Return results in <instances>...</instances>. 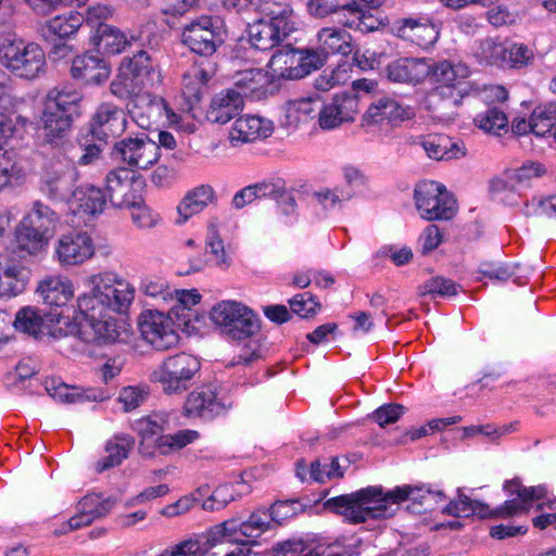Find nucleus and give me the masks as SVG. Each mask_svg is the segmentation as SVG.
<instances>
[{"label":"nucleus","instance_id":"obj_1","mask_svg":"<svg viewBox=\"0 0 556 556\" xmlns=\"http://www.w3.org/2000/svg\"><path fill=\"white\" fill-rule=\"evenodd\" d=\"M444 500L442 491H434L426 485L404 484L387 493H382L381 488L369 486L355 493L329 498L325 507L353 523H358L368 519L391 517L396 510L395 506L405 501L412 502L409 509L420 513L432 509L433 505Z\"/></svg>","mask_w":556,"mask_h":556},{"label":"nucleus","instance_id":"obj_2","mask_svg":"<svg viewBox=\"0 0 556 556\" xmlns=\"http://www.w3.org/2000/svg\"><path fill=\"white\" fill-rule=\"evenodd\" d=\"M88 285L90 291L77 300L79 313L86 319L79 328V337L84 342L101 344L108 340L109 313L125 312L134 300L135 290L121 280L114 281L109 274L89 277Z\"/></svg>","mask_w":556,"mask_h":556},{"label":"nucleus","instance_id":"obj_3","mask_svg":"<svg viewBox=\"0 0 556 556\" xmlns=\"http://www.w3.org/2000/svg\"><path fill=\"white\" fill-rule=\"evenodd\" d=\"M287 507L286 503H275L269 509H256L247 520H225L210 530L207 542L211 545L225 542L242 546L254 544L257 538L270 529L273 522L281 523L287 518V514H280V509Z\"/></svg>","mask_w":556,"mask_h":556},{"label":"nucleus","instance_id":"obj_4","mask_svg":"<svg viewBox=\"0 0 556 556\" xmlns=\"http://www.w3.org/2000/svg\"><path fill=\"white\" fill-rule=\"evenodd\" d=\"M60 215L41 200L31 203L15 231L16 250L24 255L36 256L43 252L54 236Z\"/></svg>","mask_w":556,"mask_h":556},{"label":"nucleus","instance_id":"obj_5","mask_svg":"<svg viewBox=\"0 0 556 556\" xmlns=\"http://www.w3.org/2000/svg\"><path fill=\"white\" fill-rule=\"evenodd\" d=\"M465 74L462 64H452L443 60L435 62L426 58H400L390 62L386 67L387 77L400 84L417 85L425 79L430 81H451Z\"/></svg>","mask_w":556,"mask_h":556},{"label":"nucleus","instance_id":"obj_6","mask_svg":"<svg viewBox=\"0 0 556 556\" xmlns=\"http://www.w3.org/2000/svg\"><path fill=\"white\" fill-rule=\"evenodd\" d=\"M0 63L15 76L31 80L43 72L46 54L39 45L10 34L0 39Z\"/></svg>","mask_w":556,"mask_h":556},{"label":"nucleus","instance_id":"obj_7","mask_svg":"<svg viewBox=\"0 0 556 556\" xmlns=\"http://www.w3.org/2000/svg\"><path fill=\"white\" fill-rule=\"evenodd\" d=\"M83 96L79 91L68 88H53L49 91L42 116L46 138L50 143L71 128L74 117L79 115V103Z\"/></svg>","mask_w":556,"mask_h":556},{"label":"nucleus","instance_id":"obj_8","mask_svg":"<svg viewBox=\"0 0 556 556\" xmlns=\"http://www.w3.org/2000/svg\"><path fill=\"white\" fill-rule=\"evenodd\" d=\"M211 319L222 332L233 340H244L261 330L258 316L248 306L236 301H222L211 311Z\"/></svg>","mask_w":556,"mask_h":556},{"label":"nucleus","instance_id":"obj_9","mask_svg":"<svg viewBox=\"0 0 556 556\" xmlns=\"http://www.w3.org/2000/svg\"><path fill=\"white\" fill-rule=\"evenodd\" d=\"M414 199L420 216L429 222L450 220L457 213L453 194L433 180L419 182L415 188Z\"/></svg>","mask_w":556,"mask_h":556},{"label":"nucleus","instance_id":"obj_10","mask_svg":"<svg viewBox=\"0 0 556 556\" xmlns=\"http://www.w3.org/2000/svg\"><path fill=\"white\" fill-rule=\"evenodd\" d=\"M77 179L78 172L70 160L53 157L42 168L39 190L51 202H67Z\"/></svg>","mask_w":556,"mask_h":556},{"label":"nucleus","instance_id":"obj_11","mask_svg":"<svg viewBox=\"0 0 556 556\" xmlns=\"http://www.w3.org/2000/svg\"><path fill=\"white\" fill-rule=\"evenodd\" d=\"M181 42L195 54L213 55L225 42V29L217 17L202 15L184 26Z\"/></svg>","mask_w":556,"mask_h":556},{"label":"nucleus","instance_id":"obj_12","mask_svg":"<svg viewBox=\"0 0 556 556\" xmlns=\"http://www.w3.org/2000/svg\"><path fill=\"white\" fill-rule=\"evenodd\" d=\"M327 58L319 48L293 49L286 47L277 50L270 59V66L280 76L300 79L324 66Z\"/></svg>","mask_w":556,"mask_h":556},{"label":"nucleus","instance_id":"obj_13","mask_svg":"<svg viewBox=\"0 0 556 556\" xmlns=\"http://www.w3.org/2000/svg\"><path fill=\"white\" fill-rule=\"evenodd\" d=\"M111 154L115 161L131 170H147L161 157L157 143L143 132L116 141Z\"/></svg>","mask_w":556,"mask_h":556},{"label":"nucleus","instance_id":"obj_14","mask_svg":"<svg viewBox=\"0 0 556 556\" xmlns=\"http://www.w3.org/2000/svg\"><path fill=\"white\" fill-rule=\"evenodd\" d=\"M465 74L455 77L451 81H435L440 84L427 98V108L434 119L442 123H450L458 115V108L462 104L466 92L465 79L469 76V70L463 65Z\"/></svg>","mask_w":556,"mask_h":556},{"label":"nucleus","instance_id":"obj_15","mask_svg":"<svg viewBox=\"0 0 556 556\" xmlns=\"http://www.w3.org/2000/svg\"><path fill=\"white\" fill-rule=\"evenodd\" d=\"M290 14L286 9L270 17H263L248 27L250 43L253 48L267 51L283 42L292 30Z\"/></svg>","mask_w":556,"mask_h":556},{"label":"nucleus","instance_id":"obj_16","mask_svg":"<svg viewBox=\"0 0 556 556\" xmlns=\"http://www.w3.org/2000/svg\"><path fill=\"white\" fill-rule=\"evenodd\" d=\"M172 316L159 311H146L140 315L139 329L142 338L155 350L166 351L178 343L179 337L172 325Z\"/></svg>","mask_w":556,"mask_h":556},{"label":"nucleus","instance_id":"obj_17","mask_svg":"<svg viewBox=\"0 0 556 556\" xmlns=\"http://www.w3.org/2000/svg\"><path fill=\"white\" fill-rule=\"evenodd\" d=\"M504 490L510 497L506 500L503 505L494 510L489 509L490 517H511L516 515L526 514L529 511L531 503L534 500L542 498L546 490L542 485L523 486L518 479L506 481Z\"/></svg>","mask_w":556,"mask_h":556},{"label":"nucleus","instance_id":"obj_18","mask_svg":"<svg viewBox=\"0 0 556 556\" xmlns=\"http://www.w3.org/2000/svg\"><path fill=\"white\" fill-rule=\"evenodd\" d=\"M54 253L62 266H77L94 255V244L88 232L71 231L60 236Z\"/></svg>","mask_w":556,"mask_h":556},{"label":"nucleus","instance_id":"obj_19","mask_svg":"<svg viewBox=\"0 0 556 556\" xmlns=\"http://www.w3.org/2000/svg\"><path fill=\"white\" fill-rule=\"evenodd\" d=\"M142 182L130 176L125 167L110 170L105 177V192L115 207H125L140 202Z\"/></svg>","mask_w":556,"mask_h":556},{"label":"nucleus","instance_id":"obj_20","mask_svg":"<svg viewBox=\"0 0 556 556\" xmlns=\"http://www.w3.org/2000/svg\"><path fill=\"white\" fill-rule=\"evenodd\" d=\"M90 126L99 140L119 137L127 127L126 113L114 103L103 102L96 109Z\"/></svg>","mask_w":556,"mask_h":556},{"label":"nucleus","instance_id":"obj_21","mask_svg":"<svg viewBox=\"0 0 556 556\" xmlns=\"http://www.w3.org/2000/svg\"><path fill=\"white\" fill-rule=\"evenodd\" d=\"M358 111V99L355 94H336L328 104H323L318 112L319 127L329 130L345 122H352Z\"/></svg>","mask_w":556,"mask_h":556},{"label":"nucleus","instance_id":"obj_22","mask_svg":"<svg viewBox=\"0 0 556 556\" xmlns=\"http://www.w3.org/2000/svg\"><path fill=\"white\" fill-rule=\"evenodd\" d=\"M201 368L200 361L187 353L167 357L152 374L153 382H181L191 380Z\"/></svg>","mask_w":556,"mask_h":556},{"label":"nucleus","instance_id":"obj_23","mask_svg":"<svg viewBox=\"0 0 556 556\" xmlns=\"http://www.w3.org/2000/svg\"><path fill=\"white\" fill-rule=\"evenodd\" d=\"M231 405V402L218 400L211 384H202L188 395L184 410L187 416L213 418L225 413Z\"/></svg>","mask_w":556,"mask_h":556},{"label":"nucleus","instance_id":"obj_24","mask_svg":"<svg viewBox=\"0 0 556 556\" xmlns=\"http://www.w3.org/2000/svg\"><path fill=\"white\" fill-rule=\"evenodd\" d=\"M274 131L273 122L257 115H245L236 119L229 138L233 146L238 143L263 140L271 136Z\"/></svg>","mask_w":556,"mask_h":556},{"label":"nucleus","instance_id":"obj_25","mask_svg":"<svg viewBox=\"0 0 556 556\" xmlns=\"http://www.w3.org/2000/svg\"><path fill=\"white\" fill-rule=\"evenodd\" d=\"M71 74L73 78L80 79L85 84L100 85L109 79L111 67L100 55L85 53L73 60Z\"/></svg>","mask_w":556,"mask_h":556},{"label":"nucleus","instance_id":"obj_26","mask_svg":"<svg viewBox=\"0 0 556 556\" xmlns=\"http://www.w3.org/2000/svg\"><path fill=\"white\" fill-rule=\"evenodd\" d=\"M215 75V66L208 62L194 63L182 75V94L190 104L199 103Z\"/></svg>","mask_w":556,"mask_h":556},{"label":"nucleus","instance_id":"obj_27","mask_svg":"<svg viewBox=\"0 0 556 556\" xmlns=\"http://www.w3.org/2000/svg\"><path fill=\"white\" fill-rule=\"evenodd\" d=\"M45 391L60 404L103 401L110 397V393L103 391L102 388H84L81 384H45Z\"/></svg>","mask_w":556,"mask_h":556},{"label":"nucleus","instance_id":"obj_28","mask_svg":"<svg viewBox=\"0 0 556 556\" xmlns=\"http://www.w3.org/2000/svg\"><path fill=\"white\" fill-rule=\"evenodd\" d=\"M165 425V418L156 414L141 417L131 424V429L140 438L138 452L142 457L153 458L157 455L153 438L162 435Z\"/></svg>","mask_w":556,"mask_h":556},{"label":"nucleus","instance_id":"obj_29","mask_svg":"<svg viewBox=\"0 0 556 556\" xmlns=\"http://www.w3.org/2000/svg\"><path fill=\"white\" fill-rule=\"evenodd\" d=\"M242 109V94L235 88H228L213 97L206 117L212 123L226 124L239 115Z\"/></svg>","mask_w":556,"mask_h":556},{"label":"nucleus","instance_id":"obj_30","mask_svg":"<svg viewBox=\"0 0 556 556\" xmlns=\"http://www.w3.org/2000/svg\"><path fill=\"white\" fill-rule=\"evenodd\" d=\"M395 29L399 37L422 48L432 46L439 37L435 25L427 18H401L395 23Z\"/></svg>","mask_w":556,"mask_h":556},{"label":"nucleus","instance_id":"obj_31","mask_svg":"<svg viewBox=\"0 0 556 556\" xmlns=\"http://www.w3.org/2000/svg\"><path fill=\"white\" fill-rule=\"evenodd\" d=\"M61 314H43L37 307L25 306L17 311L14 319V328L17 331L29 334L36 339L50 333V324L56 320L60 321Z\"/></svg>","mask_w":556,"mask_h":556},{"label":"nucleus","instance_id":"obj_32","mask_svg":"<svg viewBox=\"0 0 556 556\" xmlns=\"http://www.w3.org/2000/svg\"><path fill=\"white\" fill-rule=\"evenodd\" d=\"M269 85L268 73L261 68H248L236 73L233 77V88L242 94V99L265 98Z\"/></svg>","mask_w":556,"mask_h":556},{"label":"nucleus","instance_id":"obj_33","mask_svg":"<svg viewBox=\"0 0 556 556\" xmlns=\"http://www.w3.org/2000/svg\"><path fill=\"white\" fill-rule=\"evenodd\" d=\"M135 445V439L127 433L114 434L104 446V455L96 463V470L103 472L119 466L129 456Z\"/></svg>","mask_w":556,"mask_h":556},{"label":"nucleus","instance_id":"obj_34","mask_svg":"<svg viewBox=\"0 0 556 556\" xmlns=\"http://www.w3.org/2000/svg\"><path fill=\"white\" fill-rule=\"evenodd\" d=\"M43 303L51 307H62L74 296V288L67 278L50 276L37 287Z\"/></svg>","mask_w":556,"mask_h":556},{"label":"nucleus","instance_id":"obj_35","mask_svg":"<svg viewBox=\"0 0 556 556\" xmlns=\"http://www.w3.org/2000/svg\"><path fill=\"white\" fill-rule=\"evenodd\" d=\"M121 65L134 76L143 88L160 81L157 64L147 51L140 50L131 58H125Z\"/></svg>","mask_w":556,"mask_h":556},{"label":"nucleus","instance_id":"obj_36","mask_svg":"<svg viewBox=\"0 0 556 556\" xmlns=\"http://www.w3.org/2000/svg\"><path fill=\"white\" fill-rule=\"evenodd\" d=\"M67 202L78 212L96 215L103 212L106 197L100 188L86 184L74 188Z\"/></svg>","mask_w":556,"mask_h":556},{"label":"nucleus","instance_id":"obj_37","mask_svg":"<svg viewBox=\"0 0 556 556\" xmlns=\"http://www.w3.org/2000/svg\"><path fill=\"white\" fill-rule=\"evenodd\" d=\"M408 118L407 109L390 98H380L375 101L363 115L366 125L381 124L384 121L394 123Z\"/></svg>","mask_w":556,"mask_h":556},{"label":"nucleus","instance_id":"obj_38","mask_svg":"<svg viewBox=\"0 0 556 556\" xmlns=\"http://www.w3.org/2000/svg\"><path fill=\"white\" fill-rule=\"evenodd\" d=\"M308 13L317 18H325L330 14L339 11L346 12L353 20L346 18L342 23L344 26L352 27L355 24V20H361L363 16V10L356 0L340 4L337 0H308L306 2Z\"/></svg>","mask_w":556,"mask_h":556},{"label":"nucleus","instance_id":"obj_39","mask_svg":"<svg viewBox=\"0 0 556 556\" xmlns=\"http://www.w3.org/2000/svg\"><path fill=\"white\" fill-rule=\"evenodd\" d=\"M98 50L108 54H118L129 45L126 35L117 27L99 23L90 38Z\"/></svg>","mask_w":556,"mask_h":556},{"label":"nucleus","instance_id":"obj_40","mask_svg":"<svg viewBox=\"0 0 556 556\" xmlns=\"http://www.w3.org/2000/svg\"><path fill=\"white\" fill-rule=\"evenodd\" d=\"M319 50L328 58L330 54L349 55L352 52L350 33L338 27H324L317 33Z\"/></svg>","mask_w":556,"mask_h":556},{"label":"nucleus","instance_id":"obj_41","mask_svg":"<svg viewBox=\"0 0 556 556\" xmlns=\"http://www.w3.org/2000/svg\"><path fill=\"white\" fill-rule=\"evenodd\" d=\"M215 199V191L210 185L198 186L184 197L177 206L178 214L182 222H186L191 216L202 212Z\"/></svg>","mask_w":556,"mask_h":556},{"label":"nucleus","instance_id":"obj_42","mask_svg":"<svg viewBox=\"0 0 556 556\" xmlns=\"http://www.w3.org/2000/svg\"><path fill=\"white\" fill-rule=\"evenodd\" d=\"M422 147L427 155L437 161L459 159L466 154L463 141H453L443 135L428 137Z\"/></svg>","mask_w":556,"mask_h":556},{"label":"nucleus","instance_id":"obj_43","mask_svg":"<svg viewBox=\"0 0 556 556\" xmlns=\"http://www.w3.org/2000/svg\"><path fill=\"white\" fill-rule=\"evenodd\" d=\"M28 282V271L21 266L12 265L0 275V298H12L21 294Z\"/></svg>","mask_w":556,"mask_h":556},{"label":"nucleus","instance_id":"obj_44","mask_svg":"<svg viewBox=\"0 0 556 556\" xmlns=\"http://www.w3.org/2000/svg\"><path fill=\"white\" fill-rule=\"evenodd\" d=\"M26 178V169L13 152H0V191Z\"/></svg>","mask_w":556,"mask_h":556},{"label":"nucleus","instance_id":"obj_45","mask_svg":"<svg viewBox=\"0 0 556 556\" xmlns=\"http://www.w3.org/2000/svg\"><path fill=\"white\" fill-rule=\"evenodd\" d=\"M200 438L197 430L184 429L174 434H165L155 438L157 455H169L193 443Z\"/></svg>","mask_w":556,"mask_h":556},{"label":"nucleus","instance_id":"obj_46","mask_svg":"<svg viewBox=\"0 0 556 556\" xmlns=\"http://www.w3.org/2000/svg\"><path fill=\"white\" fill-rule=\"evenodd\" d=\"M475 125L488 134L500 135V130L508 129V117L502 106L489 105L473 118Z\"/></svg>","mask_w":556,"mask_h":556},{"label":"nucleus","instance_id":"obj_47","mask_svg":"<svg viewBox=\"0 0 556 556\" xmlns=\"http://www.w3.org/2000/svg\"><path fill=\"white\" fill-rule=\"evenodd\" d=\"M84 21L83 14L71 11L49 20L46 24V29L49 34L59 38H70L83 26Z\"/></svg>","mask_w":556,"mask_h":556},{"label":"nucleus","instance_id":"obj_48","mask_svg":"<svg viewBox=\"0 0 556 556\" xmlns=\"http://www.w3.org/2000/svg\"><path fill=\"white\" fill-rule=\"evenodd\" d=\"M462 286L444 276H433L418 287V295H430L432 299L450 298L458 294Z\"/></svg>","mask_w":556,"mask_h":556},{"label":"nucleus","instance_id":"obj_49","mask_svg":"<svg viewBox=\"0 0 556 556\" xmlns=\"http://www.w3.org/2000/svg\"><path fill=\"white\" fill-rule=\"evenodd\" d=\"M142 89L143 86H141L122 65L119 66L117 76L110 84L112 94L123 100L138 97Z\"/></svg>","mask_w":556,"mask_h":556},{"label":"nucleus","instance_id":"obj_50","mask_svg":"<svg viewBox=\"0 0 556 556\" xmlns=\"http://www.w3.org/2000/svg\"><path fill=\"white\" fill-rule=\"evenodd\" d=\"M444 511L457 517H469L470 515H478L481 518L490 517L489 507L485 504L471 501L465 494H459L457 500L448 503Z\"/></svg>","mask_w":556,"mask_h":556},{"label":"nucleus","instance_id":"obj_51","mask_svg":"<svg viewBox=\"0 0 556 556\" xmlns=\"http://www.w3.org/2000/svg\"><path fill=\"white\" fill-rule=\"evenodd\" d=\"M556 125V104L548 103L536 106L531 114V131L540 137L545 136Z\"/></svg>","mask_w":556,"mask_h":556},{"label":"nucleus","instance_id":"obj_52","mask_svg":"<svg viewBox=\"0 0 556 556\" xmlns=\"http://www.w3.org/2000/svg\"><path fill=\"white\" fill-rule=\"evenodd\" d=\"M207 543L199 539H187L167 546L156 556H205L208 552Z\"/></svg>","mask_w":556,"mask_h":556},{"label":"nucleus","instance_id":"obj_53","mask_svg":"<svg viewBox=\"0 0 556 556\" xmlns=\"http://www.w3.org/2000/svg\"><path fill=\"white\" fill-rule=\"evenodd\" d=\"M116 500L112 497L102 498L99 494H88L78 503V509L90 515L91 519L105 516L115 505Z\"/></svg>","mask_w":556,"mask_h":556},{"label":"nucleus","instance_id":"obj_54","mask_svg":"<svg viewBox=\"0 0 556 556\" xmlns=\"http://www.w3.org/2000/svg\"><path fill=\"white\" fill-rule=\"evenodd\" d=\"M149 388L144 384H128L123 387L118 394V402L125 412L139 407L149 396Z\"/></svg>","mask_w":556,"mask_h":556},{"label":"nucleus","instance_id":"obj_55","mask_svg":"<svg viewBox=\"0 0 556 556\" xmlns=\"http://www.w3.org/2000/svg\"><path fill=\"white\" fill-rule=\"evenodd\" d=\"M238 496H240V493L236 492L233 484H222L213 491L210 497L203 501L202 508L210 511L219 510Z\"/></svg>","mask_w":556,"mask_h":556},{"label":"nucleus","instance_id":"obj_56","mask_svg":"<svg viewBox=\"0 0 556 556\" xmlns=\"http://www.w3.org/2000/svg\"><path fill=\"white\" fill-rule=\"evenodd\" d=\"M140 290L148 296L161 299L164 302L174 301V292L168 282L160 277H148L141 281Z\"/></svg>","mask_w":556,"mask_h":556},{"label":"nucleus","instance_id":"obj_57","mask_svg":"<svg viewBox=\"0 0 556 556\" xmlns=\"http://www.w3.org/2000/svg\"><path fill=\"white\" fill-rule=\"evenodd\" d=\"M173 292L175 293L174 300L176 303L170 307L168 314L177 319L180 317L185 318L186 312L190 311L201 300V295L197 290H175Z\"/></svg>","mask_w":556,"mask_h":556},{"label":"nucleus","instance_id":"obj_58","mask_svg":"<svg viewBox=\"0 0 556 556\" xmlns=\"http://www.w3.org/2000/svg\"><path fill=\"white\" fill-rule=\"evenodd\" d=\"M313 481L325 483L328 480L340 479L344 476L338 458H332L329 462L320 463L319 460L313 462Z\"/></svg>","mask_w":556,"mask_h":556},{"label":"nucleus","instance_id":"obj_59","mask_svg":"<svg viewBox=\"0 0 556 556\" xmlns=\"http://www.w3.org/2000/svg\"><path fill=\"white\" fill-rule=\"evenodd\" d=\"M514 430L513 425H504L501 427H495L493 425H476L464 427L462 429L463 437L462 439L472 438L478 434H482L488 437L492 442L497 441L501 437L511 432Z\"/></svg>","mask_w":556,"mask_h":556},{"label":"nucleus","instance_id":"obj_60","mask_svg":"<svg viewBox=\"0 0 556 556\" xmlns=\"http://www.w3.org/2000/svg\"><path fill=\"white\" fill-rule=\"evenodd\" d=\"M258 199L269 198L276 202H280V198L285 197L292 201V193L288 190L283 180H270L255 184Z\"/></svg>","mask_w":556,"mask_h":556},{"label":"nucleus","instance_id":"obj_61","mask_svg":"<svg viewBox=\"0 0 556 556\" xmlns=\"http://www.w3.org/2000/svg\"><path fill=\"white\" fill-rule=\"evenodd\" d=\"M506 49L503 43L488 38L481 42L480 53L488 64L505 67Z\"/></svg>","mask_w":556,"mask_h":556},{"label":"nucleus","instance_id":"obj_62","mask_svg":"<svg viewBox=\"0 0 556 556\" xmlns=\"http://www.w3.org/2000/svg\"><path fill=\"white\" fill-rule=\"evenodd\" d=\"M289 305L291 312L302 318L314 316L320 307L315 298L307 292L294 295L289 300Z\"/></svg>","mask_w":556,"mask_h":556},{"label":"nucleus","instance_id":"obj_63","mask_svg":"<svg viewBox=\"0 0 556 556\" xmlns=\"http://www.w3.org/2000/svg\"><path fill=\"white\" fill-rule=\"evenodd\" d=\"M533 59V52L523 43H514L506 49L505 67L521 68Z\"/></svg>","mask_w":556,"mask_h":556},{"label":"nucleus","instance_id":"obj_64","mask_svg":"<svg viewBox=\"0 0 556 556\" xmlns=\"http://www.w3.org/2000/svg\"><path fill=\"white\" fill-rule=\"evenodd\" d=\"M405 407L401 404L389 403L381 405L372 414L371 418L381 427L396 422L404 414Z\"/></svg>","mask_w":556,"mask_h":556}]
</instances>
